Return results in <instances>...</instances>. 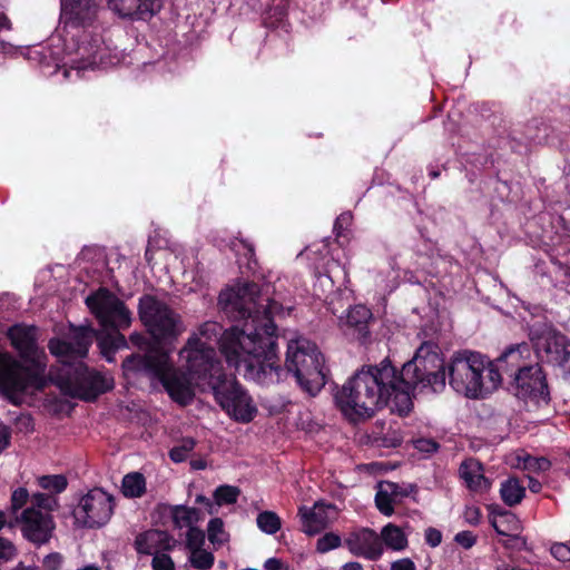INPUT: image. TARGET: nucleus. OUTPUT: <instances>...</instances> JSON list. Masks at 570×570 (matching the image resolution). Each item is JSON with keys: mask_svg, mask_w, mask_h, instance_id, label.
I'll use <instances>...</instances> for the list:
<instances>
[{"mask_svg": "<svg viewBox=\"0 0 570 570\" xmlns=\"http://www.w3.org/2000/svg\"><path fill=\"white\" fill-rule=\"evenodd\" d=\"M219 304L225 311L239 314L244 320L242 327L235 325L222 332L216 322L200 325L178 353L184 371L174 365L169 352L154 348L144 356L126 358L125 374L144 373L158 380L175 402L186 405L193 401L196 386L212 389L220 381L222 366L214 348L218 341L228 366L244 371L246 379L263 385L278 382L274 324V315L281 309L278 303L261 295L256 284L242 283L223 291Z\"/></svg>", "mask_w": 570, "mask_h": 570, "instance_id": "f257e3e1", "label": "nucleus"}, {"mask_svg": "<svg viewBox=\"0 0 570 570\" xmlns=\"http://www.w3.org/2000/svg\"><path fill=\"white\" fill-rule=\"evenodd\" d=\"M61 12L67 19V36L72 43H66V53L59 57L51 53L55 70L62 71L65 79L79 78L85 71L107 70L117 66L121 55L111 49L100 33V26L96 24L101 11V0H60ZM68 39H65L67 42Z\"/></svg>", "mask_w": 570, "mask_h": 570, "instance_id": "f03ea898", "label": "nucleus"}, {"mask_svg": "<svg viewBox=\"0 0 570 570\" xmlns=\"http://www.w3.org/2000/svg\"><path fill=\"white\" fill-rule=\"evenodd\" d=\"M95 334L87 326L70 327L65 337L49 342L51 354L61 363L57 373L50 372V380L66 395L91 401L114 386L109 375L89 370L83 363Z\"/></svg>", "mask_w": 570, "mask_h": 570, "instance_id": "7ed1b4c3", "label": "nucleus"}, {"mask_svg": "<svg viewBox=\"0 0 570 570\" xmlns=\"http://www.w3.org/2000/svg\"><path fill=\"white\" fill-rule=\"evenodd\" d=\"M396 370L387 360L356 372L335 395L336 404L351 422L365 421L392 404L396 410Z\"/></svg>", "mask_w": 570, "mask_h": 570, "instance_id": "20e7f679", "label": "nucleus"}, {"mask_svg": "<svg viewBox=\"0 0 570 570\" xmlns=\"http://www.w3.org/2000/svg\"><path fill=\"white\" fill-rule=\"evenodd\" d=\"M524 353L529 354L527 343L510 346L500 357L491 361L488 356L472 351L455 353L446 368L449 384L458 392L470 399L483 397L495 391L501 382V371L509 360L519 365Z\"/></svg>", "mask_w": 570, "mask_h": 570, "instance_id": "39448f33", "label": "nucleus"}, {"mask_svg": "<svg viewBox=\"0 0 570 570\" xmlns=\"http://www.w3.org/2000/svg\"><path fill=\"white\" fill-rule=\"evenodd\" d=\"M287 373H292L303 393L314 397L325 386L330 371L316 344L295 336L287 344Z\"/></svg>", "mask_w": 570, "mask_h": 570, "instance_id": "423d86ee", "label": "nucleus"}, {"mask_svg": "<svg viewBox=\"0 0 570 570\" xmlns=\"http://www.w3.org/2000/svg\"><path fill=\"white\" fill-rule=\"evenodd\" d=\"M86 304L99 321L102 330L108 333L98 336V344L104 357L108 362H112L114 352L125 345V337L118 331L129 327L131 313L115 294L105 288L88 296Z\"/></svg>", "mask_w": 570, "mask_h": 570, "instance_id": "0eeeda50", "label": "nucleus"}, {"mask_svg": "<svg viewBox=\"0 0 570 570\" xmlns=\"http://www.w3.org/2000/svg\"><path fill=\"white\" fill-rule=\"evenodd\" d=\"M41 364L22 368L8 352L0 351V394L12 404L19 405L37 392L43 390Z\"/></svg>", "mask_w": 570, "mask_h": 570, "instance_id": "6e6552de", "label": "nucleus"}, {"mask_svg": "<svg viewBox=\"0 0 570 570\" xmlns=\"http://www.w3.org/2000/svg\"><path fill=\"white\" fill-rule=\"evenodd\" d=\"M443 361L439 353L432 350V345L423 343L411 361L405 363L396 373V411L401 414L411 410V391L414 390L428 375L443 370Z\"/></svg>", "mask_w": 570, "mask_h": 570, "instance_id": "1a4fd4ad", "label": "nucleus"}, {"mask_svg": "<svg viewBox=\"0 0 570 570\" xmlns=\"http://www.w3.org/2000/svg\"><path fill=\"white\" fill-rule=\"evenodd\" d=\"M139 316L148 332L158 342L176 340L186 330L178 314L149 295L139 299Z\"/></svg>", "mask_w": 570, "mask_h": 570, "instance_id": "9d476101", "label": "nucleus"}, {"mask_svg": "<svg viewBox=\"0 0 570 570\" xmlns=\"http://www.w3.org/2000/svg\"><path fill=\"white\" fill-rule=\"evenodd\" d=\"M212 390L223 410L235 421L250 422L257 409L252 397L235 380H220Z\"/></svg>", "mask_w": 570, "mask_h": 570, "instance_id": "9b49d317", "label": "nucleus"}, {"mask_svg": "<svg viewBox=\"0 0 570 570\" xmlns=\"http://www.w3.org/2000/svg\"><path fill=\"white\" fill-rule=\"evenodd\" d=\"M112 512V497L102 489L95 488L80 498L72 515L77 527L96 528L106 524Z\"/></svg>", "mask_w": 570, "mask_h": 570, "instance_id": "f8f14e48", "label": "nucleus"}, {"mask_svg": "<svg viewBox=\"0 0 570 570\" xmlns=\"http://www.w3.org/2000/svg\"><path fill=\"white\" fill-rule=\"evenodd\" d=\"M18 522L23 538L36 546L48 543L56 529L52 515L43 513L36 507L24 509L18 518Z\"/></svg>", "mask_w": 570, "mask_h": 570, "instance_id": "ddd939ff", "label": "nucleus"}, {"mask_svg": "<svg viewBox=\"0 0 570 570\" xmlns=\"http://www.w3.org/2000/svg\"><path fill=\"white\" fill-rule=\"evenodd\" d=\"M8 337L11 342V345L18 351L20 356L24 360V363L19 365L22 368H30L33 364H41L42 366V377L45 380V385L47 384V380L45 377L46 365L41 362L40 357L37 354V328L35 326H26V325H13L8 330Z\"/></svg>", "mask_w": 570, "mask_h": 570, "instance_id": "4468645a", "label": "nucleus"}, {"mask_svg": "<svg viewBox=\"0 0 570 570\" xmlns=\"http://www.w3.org/2000/svg\"><path fill=\"white\" fill-rule=\"evenodd\" d=\"M298 514L303 532L307 535H316L338 519L340 511L332 503L317 501L311 509L302 507Z\"/></svg>", "mask_w": 570, "mask_h": 570, "instance_id": "2eb2a0df", "label": "nucleus"}, {"mask_svg": "<svg viewBox=\"0 0 570 570\" xmlns=\"http://www.w3.org/2000/svg\"><path fill=\"white\" fill-rule=\"evenodd\" d=\"M529 356L530 353H524L520 361L524 356ZM505 365H511L512 367H518L517 373L514 374L513 381L517 390V395L519 397H527L529 395H543L548 385L546 381V376L542 372V368L539 364H533L529 366H521V362L519 365H513L512 361H508L504 363Z\"/></svg>", "mask_w": 570, "mask_h": 570, "instance_id": "dca6fc26", "label": "nucleus"}, {"mask_svg": "<svg viewBox=\"0 0 570 570\" xmlns=\"http://www.w3.org/2000/svg\"><path fill=\"white\" fill-rule=\"evenodd\" d=\"M543 348L549 362L558 367L564 380H570V340L560 332L550 331L544 336Z\"/></svg>", "mask_w": 570, "mask_h": 570, "instance_id": "f3484780", "label": "nucleus"}, {"mask_svg": "<svg viewBox=\"0 0 570 570\" xmlns=\"http://www.w3.org/2000/svg\"><path fill=\"white\" fill-rule=\"evenodd\" d=\"M350 552L356 557H364L368 560H377L383 553V544L375 531L362 529L350 533L345 539Z\"/></svg>", "mask_w": 570, "mask_h": 570, "instance_id": "a211bd4d", "label": "nucleus"}, {"mask_svg": "<svg viewBox=\"0 0 570 570\" xmlns=\"http://www.w3.org/2000/svg\"><path fill=\"white\" fill-rule=\"evenodd\" d=\"M175 540L166 531L148 530L136 537L135 548L138 553L154 556L174 548Z\"/></svg>", "mask_w": 570, "mask_h": 570, "instance_id": "6ab92c4d", "label": "nucleus"}, {"mask_svg": "<svg viewBox=\"0 0 570 570\" xmlns=\"http://www.w3.org/2000/svg\"><path fill=\"white\" fill-rule=\"evenodd\" d=\"M111 11L121 18L146 19L156 10L155 0H107Z\"/></svg>", "mask_w": 570, "mask_h": 570, "instance_id": "aec40b11", "label": "nucleus"}, {"mask_svg": "<svg viewBox=\"0 0 570 570\" xmlns=\"http://www.w3.org/2000/svg\"><path fill=\"white\" fill-rule=\"evenodd\" d=\"M459 476L465 487L473 492H484L491 485L484 476L482 463L473 458H469L460 464Z\"/></svg>", "mask_w": 570, "mask_h": 570, "instance_id": "412c9836", "label": "nucleus"}, {"mask_svg": "<svg viewBox=\"0 0 570 570\" xmlns=\"http://www.w3.org/2000/svg\"><path fill=\"white\" fill-rule=\"evenodd\" d=\"M399 484L386 482L381 489L377 491L375 495V503L381 513L385 515H391L394 512L393 504L409 495V492H397Z\"/></svg>", "mask_w": 570, "mask_h": 570, "instance_id": "4be33fe9", "label": "nucleus"}, {"mask_svg": "<svg viewBox=\"0 0 570 570\" xmlns=\"http://www.w3.org/2000/svg\"><path fill=\"white\" fill-rule=\"evenodd\" d=\"M371 438L373 443L383 448H396L403 441L402 434L392 426H386L384 421L375 422Z\"/></svg>", "mask_w": 570, "mask_h": 570, "instance_id": "5701e85b", "label": "nucleus"}, {"mask_svg": "<svg viewBox=\"0 0 570 570\" xmlns=\"http://www.w3.org/2000/svg\"><path fill=\"white\" fill-rule=\"evenodd\" d=\"M170 515L174 525L178 529L186 528L189 530L197 527L198 522L203 520V515L198 509L185 505L171 507Z\"/></svg>", "mask_w": 570, "mask_h": 570, "instance_id": "b1692460", "label": "nucleus"}, {"mask_svg": "<svg viewBox=\"0 0 570 570\" xmlns=\"http://www.w3.org/2000/svg\"><path fill=\"white\" fill-rule=\"evenodd\" d=\"M379 537L381 542L383 541L387 548L394 551H401L407 547L406 535L401 530V528L392 523L385 525L381 531V535Z\"/></svg>", "mask_w": 570, "mask_h": 570, "instance_id": "393cba45", "label": "nucleus"}, {"mask_svg": "<svg viewBox=\"0 0 570 570\" xmlns=\"http://www.w3.org/2000/svg\"><path fill=\"white\" fill-rule=\"evenodd\" d=\"M492 525L500 535L520 534L522 529L517 515L509 511L502 512L495 517L492 521Z\"/></svg>", "mask_w": 570, "mask_h": 570, "instance_id": "a878e982", "label": "nucleus"}, {"mask_svg": "<svg viewBox=\"0 0 570 570\" xmlns=\"http://www.w3.org/2000/svg\"><path fill=\"white\" fill-rule=\"evenodd\" d=\"M122 494L127 498H140L146 491V480L139 472H131L124 476L121 483Z\"/></svg>", "mask_w": 570, "mask_h": 570, "instance_id": "bb28decb", "label": "nucleus"}, {"mask_svg": "<svg viewBox=\"0 0 570 570\" xmlns=\"http://www.w3.org/2000/svg\"><path fill=\"white\" fill-rule=\"evenodd\" d=\"M503 502L510 507L521 502L524 497L525 489L515 478H510L502 483L500 489Z\"/></svg>", "mask_w": 570, "mask_h": 570, "instance_id": "cd10ccee", "label": "nucleus"}, {"mask_svg": "<svg viewBox=\"0 0 570 570\" xmlns=\"http://www.w3.org/2000/svg\"><path fill=\"white\" fill-rule=\"evenodd\" d=\"M371 316L372 313L366 306L356 305L348 311L346 324L362 333L365 331Z\"/></svg>", "mask_w": 570, "mask_h": 570, "instance_id": "c85d7f7f", "label": "nucleus"}, {"mask_svg": "<svg viewBox=\"0 0 570 570\" xmlns=\"http://www.w3.org/2000/svg\"><path fill=\"white\" fill-rule=\"evenodd\" d=\"M207 535L214 547H222L229 541V533L225 530L220 518H213L207 525Z\"/></svg>", "mask_w": 570, "mask_h": 570, "instance_id": "c756f323", "label": "nucleus"}, {"mask_svg": "<svg viewBox=\"0 0 570 570\" xmlns=\"http://www.w3.org/2000/svg\"><path fill=\"white\" fill-rule=\"evenodd\" d=\"M6 2L7 0H0V32L11 30L12 27V23L6 12ZM18 52H21V50L17 49L9 42L0 40V55L14 56Z\"/></svg>", "mask_w": 570, "mask_h": 570, "instance_id": "7c9ffc66", "label": "nucleus"}, {"mask_svg": "<svg viewBox=\"0 0 570 570\" xmlns=\"http://www.w3.org/2000/svg\"><path fill=\"white\" fill-rule=\"evenodd\" d=\"M188 561L195 569L208 570L213 567L215 557L202 547L189 551Z\"/></svg>", "mask_w": 570, "mask_h": 570, "instance_id": "2f4dec72", "label": "nucleus"}, {"mask_svg": "<svg viewBox=\"0 0 570 570\" xmlns=\"http://www.w3.org/2000/svg\"><path fill=\"white\" fill-rule=\"evenodd\" d=\"M38 483L42 489L55 494L63 492L68 485L67 479L61 474L43 475L38 479Z\"/></svg>", "mask_w": 570, "mask_h": 570, "instance_id": "473e14b6", "label": "nucleus"}, {"mask_svg": "<svg viewBox=\"0 0 570 570\" xmlns=\"http://www.w3.org/2000/svg\"><path fill=\"white\" fill-rule=\"evenodd\" d=\"M239 489L233 485H219L214 491V500L218 505H229L234 504L239 497Z\"/></svg>", "mask_w": 570, "mask_h": 570, "instance_id": "72a5a7b5", "label": "nucleus"}, {"mask_svg": "<svg viewBox=\"0 0 570 570\" xmlns=\"http://www.w3.org/2000/svg\"><path fill=\"white\" fill-rule=\"evenodd\" d=\"M257 525L263 532L273 534L279 530L281 520L275 513L265 511L258 514Z\"/></svg>", "mask_w": 570, "mask_h": 570, "instance_id": "f704fd0d", "label": "nucleus"}, {"mask_svg": "<svg viewBox=\"0 0 570 570\" xmlns=\"http://www.w3.org/2000/svg\"><path fill=\"white\" fill-rule=\"evenodd\" d=\"M31 507H36V509L43 511V513H50L58 508V500L53 495L40 492L31 495Z\"/></svg>", "mask_w": 570, "mask_h": 570, "instance_id": "c9c22d12", "label": "nucleus"}, {"mask_svg": "<svg viewBox=\"0 0 570 570\" xmlns=\"http://www.w3.org/2000/svg\"><path fill=\"white\" fill-rule=\"evenodd\" d=\"M194 446L195 441L193 439H184L178 445L170 450L169 456L174 462H183L188 458L189 453L194 450Z\"/></svg>", "mask_w": 570, "mask_h": 570, "instance_id": "e433bc0d", "label": "nucleus"}, {"mask_svg": "<svg viewBox=\"0 0 570 570\" xmlns=\"http://www.w3.org/2000/svg\"><path fill=\"white\" fill-rule=\"evenodd\" d=\"M342 539L337 533L326 532L324 535L316 541V551L320 553H326L341 546Z\"/></svg>", "mask_w": 570, "mask_h": 570, "instance_id": "4c0bfd02", "label": "nucleus"}, {"mask_svg": "<svg viewBox=\"0 0 570 570\" xmlns=\"http://www.w3.org/2000/svg\"><path fill=\"white\" fill-rule=\"evenodd\" d=\"M205 543V533L198 527L187 530L186 533V549L191 551L194 549L202 548Z\"/></svg>", "mask_w": 570, "mask_h": 570, "instance_id": "58836bf2", "label": "nucleus"}, {"mask_svg": "<svg viewBox=\"0 0 570 570\" xmlns=\"http://www.w3.org/2000/svg\"><path fill=\"white\" fill-rule=\"evenodd\" d=\"M420 384L424 387L430 386L434 392L441 391L445 386V366L443 365V370H438L431 376L428 375Z\"/></svg>", "mask_w": 570, "mask_h": 570, "instance_id": "ea45409f", "label": "nucleus"}, {"mask_svg": "<svg viewBox=\"0 0 570 570\" xmlns=\"http://www.w3.org/2000/svg\"><path fill=\"white\" fill-rule=\"evenodd\" d=\"M151 567L154 570H175V563L167 551H161L153 556Z\"/></svg>", "mask_w": 570, "mask_h": 570, "instance_id": "a19ab883", "label": "nucleus"}, {"mask_svg": "<svg viewBox=\"0 0 570 570\" xmlns=\"http://www.w3.org/2000/svg\"><path fill=\"white\" fill-rule=\"evenodd\" d=\"M551 463L546 458H533V456H525L523 468L525 470H529L531 472H542L547 471L550 468Z\"/></svg>", "mask_w": 570, "mask_h": 570, "instance_id": "79ce46f5", "label": "nucleus"}, {"mask_svg": "<svg viewBox=\"0 0 570 570\" xmlns=\"http://www.w3.org/2000/svg\"><path fill=\"white\" fill-rule=\"evenodd\" d=\"M414 448L423 453L432 454L439 450V443L433 439H417L413 441Z\"/></svg>", "mask_w": 570, "mask_h": 570, "instance_id": "37998d69", "label": "nucleus"}, {"mask_svg": "<svg viewBox=\"0 0 570 570\" xmlns=\"http://www.w3.org/2000/svg\"><path fill=\"white\" fill-rule=\"evenodd\" d=\"M29 499V492L24 488H18L12 492L11 507L13 510L21 509Z\"/></svg>", "mask_w": 570, "mask_h": 570, "instance_id": "c03bdc74", "label": "nucleus"}, {"mask_svg": "<svg viewBox=\"0 0 570 570\" xmlns=\"http://www.w3.org/2000/svg\"><path fill=\"white\" fill-rule=\"evenodd\" d=\"M17 550L11 541L0 537V560L9 561L14 558Z\"/></svg>", "mask_w": 570, "mask_h": 570, "instance_id": "a18cd8bd", "label": "nucleus"}, {"mask_svg": "<svg viewBox=\"0 0 570 570\" xmlns=\"http://www.w3.org/2000/svg\"><path fill=\"white\" fill-rule=\"evenodd\" d=\"M62 564V556L58 552H52L43 558V570H59Z\"/></svg>", "mask_w": 570, "mask_h": 570, "instance_id": "49530a36", "label": "nucleus"}, {"mask_svg": "<svg viewBox=\"0 0 570 570\" xmlns=\"http://www.w3.org/2000/svg\"><path fill=\"white\" fill-rule=\"evenodd\" d=\"M455 542L465 549H470L475 544L476 538L471 531H461L455 534Z\"/></svg>", "mask_w": 570, "mask_h": 570, "instance_id": "de8ad7c7", "label": "nucleus"}, {"mask_svg": "<svg viewBox=\"0 0 570 570\" xmlns=\"http://www.w3.org/2000/svg\"><path fill=\"white\" fill-rule=\"evenodd\" d=\"M352 223V214L351 213H343L341 214L335 223H334V232L336 233V236L340 237L343 235V230L346 229Z\"/></svg>", "mask_w": 570, "mask_h": 570, "instance_id": "09e8293b", "label": "nucleus"}, {"mask_svg": "<svg viewBox=\"0 0 570 570\" xmlns=\"http://www.w3.org/2000/svg\"><path fill=\"white\" fill-rule=\"evenodd\" d=\"M507 539L502 540V544L509 549L521 550L525 546V539L520 534L504 535Z\"/></svg>", "mask_w": 570, "mask_h": 570, "instance_id": "8fccbe9b", "label": "nucleus"}, {"mask_svg": "<svg viewBox=\"0 0 570 570\" xmlns=\"http://www.w3.org/2000/svg\"><path fill=\"white\" fill-rule=\"evenodd\" d=\"M551 553L554 558L561 561L570 560V548L563 543L553 544Z\"/></svg>", "mask_w": 570, "mask_h": 570, "instance_id": "3c124183", "label": "nucleus"}, {"mask_svg": "<svg viewBox=\"0 0 570 570\" xmlns=\"http://www.w3.org/2000/svg\"><path fill=\"white\" fill-rule=\"evenodd\" d=\"M425 540L431 547H438L442 541V533L435 528L425 530Z\"/></svg>", "mask_w": 570, "mask_h": 570, "instance_id": "603ef678", "label": "nucleus"}, {"mask_svg": "<svg viewBox=\"0 0 570 570\" xmlns=\"http://www.w3.org/2000/svg\"><path fill=\"white\" fill-rule=\"evenodd\" d=\"M11 431L9 426L0 423V454L10 445Z\"/></svg>", "mask_w": 570, "mask_h": 570, "instance_id": "864d4df0", "label": "nucleus"}, {"mask_svg": "<svg viewBox=\"0 0 570 570\" xmlns=\"http://www.w3.org/2000/svg\"><path fill=\"white\" fill-rule=\"evenodd\" d=\"M391 570H416V567L411 559L403 558L392 562Z\"/></svg>", "mask_w": 570, "mask_h": 570, "instance_id": "5fc2aeb1", "label": "nucleus"}, {"mask_svg": "<svg viewBox=\"0 0 570 570\" xmlns=\"http://www.w3.org/2000/svg\"><path fill=\"white\" fill-rule=\"evenodd\" d=\"M481 512L476 507H468L464 511V519L470 524H478L480 521Z\"/></svg>", "mask_w": 570, "mask_h": 570, "instance_id": "6e6d98bb", "label": "nucleus"}, {"mask_svg": "<svg viewBox=\"0 0 570 570\" xmlns=\"http://www.w3.org/2000/svg\"><path fill=\"white\" fill-rule=\"evenodd\" d=\"M283 562L281 559L277 558H269L264 563L265 570H282Z\"/></svg>", "mask_w": 570, "mask_h": 570, "instance_id": "4d7b16f0", "label": "nucleus"}, {"mask_svg": "<svg viewBox=\"0 0 570 570\" xmlns=\"http://www.w3.org/2000/svg\"><path fill=\"white\" fill-rule=\"evenodd\" d=\"M528 487H529L530 491L533 492V493L540 492L541 488H542L541 483L538 480L533 479V478H529Z\"/></svg>", "mask_w": 570, "mask_h": 570, "instance_id": "13d9d810", "label": "nucleus"}, {"mask_svg": "<svg viewBox=\"0 0 570 570\" xmlns=\"http://www.w3.org/2000/svg\"><path fill=\"white\" fill-rule=\"evenodd\" d=\"M220 505L217 504V502L214 500V501H210L208 502L205 508L207 510V513L210 514V515H214V514H217L218 513V509H219Z\"/></svg>", "mask_w": 570, "mask_h": 570, "instance_id": "bf43d9fd", "label": "nucleus"}, {"mask_svg": "<svg viewBox=\"0 0 570 570\" xmlns=\"http://www.w3.org/2000/svg\"><path fill=\"white\" fill-rule=\"evenodd\" d=\"M341 570H364V568L360 562H347Z\"/></svg>", "mask_w": 570, "mask_h": 570, "instance_id": "052dcab7", "label": "nucleus"}, {"mask_svg": "<svg viewBox=\"0 0 570 570\" xmlns=\"http://www.w3.org/2000/svg\"><path fill=\"white\" fill-rule=\"evenodd\" d=\"M28 53H29V58H35L36 56L37 57L38 56H42L45 60L47 59L46 52L45 51H40L38 49L29 50Z\"/></svg>", "mask_w": 570, "mask_h": 570, "instance_id": "680f3d73", "label": "nucleus"}, {"mask_svg": "<svg viewBox=\"0 0 570 570\" xmlns=\"http://www.w3.org/2000/svg\"><path fill=\"white\" fill-rule=\"evenodd\" d=\"M212 500L206 498L205 495H197L196 497V502L199 503V504H203L204 507L210 502Z\"/></svg>", "mask_w": 570, "mask_h": 570, "instance_id": "e2e57ef3", "label": "nucleus"}, {"mask_svg": "<svg viewBox=\"0 0 570 570\" xmlns=\"http://www.w3.org/2000/svg\"><path fill=\"white\" fill-rule=\"evenodd\" d=\"M142 340V337L139 335V334H132L130 336V341L135 344V345H139L140 346V341Z\"/></svg>", "mask_w": 570, "mask_h": 570, "instance_id": "0e129e2a", "label": "nucleus"}, {"mask_svg": "<svg viewBox=\"0 0 570 570\" xmlns=\"http://www.w3.org/2000/svg\"><path fill=\"white\" fill-rule=\"evenodd\" d=\"M240 245L244 247V249L246 250V254H249L252 255L253 254V247L252 245L245 243V242H240Z\"/></svg>", "mask_w": 570, "mask_h": 570, "instance_id": "69168bd1", "label": "nucleus"}, {"mask_svg": "<svg viewBox=\"0 0 570 570\" xmlns=\"http://www.w3.org/2000/svg\"><path fill=\"white\" fill-rule=\"evenodd\" d=\"M78 570H100V569L97 566L89 564V566L82 567Z\"/></svg>", "mask_w": 570, "mask_h": 570, "instance_id": "338daca9", "label": "nucleus"}, {"mask_svg": "<svg viewBox=\"0 0 570 570\" xmlns=\"http://www.w3.org/2000/svg\"><path fill=\"white\" fill-rule=\"evenodd\" d=\"M14 570H36L35 568L24 567L22 563H19Z\"/></svg>", "mask_w": 570, "mask_h": 570, "instance_id": "774afa93", "label": "nucleus"}]
</instances>
